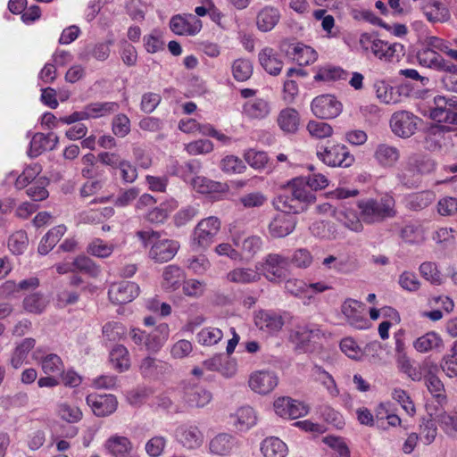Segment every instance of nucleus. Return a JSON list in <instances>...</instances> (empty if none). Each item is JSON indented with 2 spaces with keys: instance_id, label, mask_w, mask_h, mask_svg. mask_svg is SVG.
Segmentation results:
<instances>
[{
  "instance_id": "nucleus-1",
  "label": "nucleus",
  "mask_w": 457,
  "mask_h": 457,
  "mask_svg": "<svg viewBox=\"0 0 457 457\" xmlns=\"http://www.w3.org/2000/svg\"><path fill=\"white\" fill-rule=\"evenodd\" d=\"M137 236L145 246L151 245L150 256L158 262L171 260L179 247L177 242L162 237L159 232L152 229L138 231Z\"/></svg>"
},
{
  "instance_id": "nucleus-2",
  "label": "nucleus",
  "mask_w": 457,
  "mask_h": 457,
  "mask_svg": "<svg viewBox=\"0 0 457 457\" xmlns=\"http://www.w3.org/2000/svg\"><path fill=\"white\" fill-rule=\"evenodd\" d=\"M317 155L325 165L332 168H349L355 162L353 154L343 144L327 145Z\"/></svg>"
},
{
  "instance_id": "nucleus-3",
  "label": "nucleus",
  "mask_w": 457,
  "mask_h": 457,
  "mask_svg": "<svg viewBox=\"0 0 457 457\" xmlns=\"http://www.w3.org/2000/svg\"><path fill=\"white\" fill-rule=\"evenodd\" d=\"M289 262L286 256L278 253L268 254L261 263L264 277L270 282H280L288 275Z\"/></svg>"
},
{
  "instance_id": "nucleus-4",
  "label": "nucleus",
  "mask_w": 457,
  "mask_h": 457,
  "mask_svg": "<svg viewBox=\"0 0 457 457\" xmlns=\"http://www.w3.org/2000/svg\"><path fill=\"white\" fill-rule=\"evenodd\" d=\"M220 226V219L214 216L201 220L194 229L193 244L198 247H207L219 233Z\"/></svg>"
},
{
  "instance_id": "nucleus-5",
  "label": "nucleus",
  "mask_w": 457,
  "mask_h": 457,
  "mask_svg": "<svg viewBox=\"0 0 457 457\" xmlns=\"http://www.w3.org/2000/svg\"><path fill=\"white\" fill-rule=\"evenodd\" d=\"M342 103L333 95H321L312 102V111L320 119H334L342 112Z\"/></svg>"
},
{
  "instance_id": "nucleus-6",
  "label": "nucleus",
  "mask_w": 457,
  "mask_h": 457,
  "mask_svg": "<svg viewBox=\"0 0 457 457\" xmlns=\"http://www.w3.org/2000/svg\"><path fill=\"white\" fill-rule=\"evenodd\" d=\"M359 42L363 50L370 49L377 58L383 61H390L396 51V44H390L368 33L361 34Z\"/></svg>"
},
{
  "instance_id": "nucleus-7",
  "label": "nucleus",
  "mask_w": 457,
  "mask_h": 457,
  "mask_svg": "<svg viewBox=\"0 0 457 457\" xmlns=\"http://www.w3.org/2000/svg\"><path fill=\"white\" fill-rule=\"evenodd\" d=\"M361 213L363 220L368 222H374L385 218L393 217L396 213L395 200L391 197H386L380 202H368L363 206Z\"/></svg>"
},
{
  "instance_id": "nucleus-8",
  "label": "nucleus",
  "mask_w": 457,
  "mask_h": 457,
  "mask_svg": "<svg viewBox=\"0 0 457 457\" xmlns=\"http://www.w3.org/2000/svg\"><path fill=\"white\" fill-rule=\"evenodd\" d=\"M418 117L407 111L395 112L390 120L392 131L400 137L412 136L418 129Z\"/></svg>"
},
{
  "instance_id": "nucleus-9",
  "label": "nucleus",
  "mask_w": 457,
  "mask_h": 457,
  "mask_svg": "<svg viewBox=\"0 0 457 457\" xmlns=\"http://www.w3.org/2000/svg\"><path fill=\"white\" fill-rule=\"evenodd\" d=\"M248 385L256 394L268 395L278 385V377L272 370H256L249 376Z\"/></svg>"
},
{
  "instance_id": "nucleus-10",
  "label": "nucleus",
  "mask_w": 457,
  "mask_h": 457,
  "mask_svg": "<svg viewBox=\"0 0 457 457\" xmlns=\"http://www.w3.org/2000/svg\"><path fill=\"white\" fill-rule=\"evenodd\" d=\"M169 337V328L167 324H159L153 330L145 335V332L133 330V339L135 342H141L145 337V346L149 351H158L167 341Z\"/></svg>"
},
{
  "instance_id": "nucleus-11",
  "label": "nucleus",
  "mask_w": 457,
  "mask_h": 457,
  "mask_svg": "<svg viewBox=\"0 0 457 457\" xmlns=\"http://www.w3.org/2000/svg\"><path fill=\"white\" fill-rule=\"evenodd\" d=\"M275 412L287 419H298L307 413V408L302 403L287 396L277 398L273 403Z\"/></svg>"
},
{
  "instance_id": "nucleus-12",
  "label": "nucleus",
  "mask_w": 457,
  "mask_h": 457,
  "mask_svg": "<svg viewBox=\"0 0 457 457\" xmlns=\"http://www.w3.org/2000/svg\"><path fill=\"white\" fill-rule=\"evenodd\" d=\"M342 313L348 323L359 329H365L370 327L369 320L363 314V304L355 300H346L342 305Z\"/></svg>"
},
{
  "instance_id": "nucleus-13",
  "label": "nucleus",
  "mask_w": 457,
  "mask_h": 457,
  "mask_svg": "<svg viewBox=\"0 0 457 457\" xmlns=\"http://www.w3.org/2000/svg\"><path fill=\"white\" fill-rule=\"evenodd\" d=\"M139 287L133 282L114 283L109 289V298L115 304L130 303L137 295Z\"/></svg>"
},
{
  "instance_id": "nucleus-14",
  "label": "nucleus",
  "mask_w": 457,
  "mask_h": 457,
  "mask_svg": "<svg viewBox=\"0 0 457 457\" xmlns=\"http://www.w3.org/2000/svg\"><path fill=\"white\" fill-rule=\"evenodd\" d=\"M255 325L262 331L273 335L284 326L282 315L270 311H259L254 316Z\"/></svg>"
},
{
  "instance_id": "nucleus-15",
  "label": "nucleus",
  "mask_w": 457,
  "mask_h": 457,
  "mask_svg": "<svg viewBox=\"0 0 457 457\" xmlns=\"http://www.w3.org/2000/svg\"><path fill=\"white\" fill-rule=\"evenodd\" d=\"M87 403L96 416L104 417L115 411L118 403L112 395L91 394L87 397Z\"/></svg>"
},
{
  "instance_id": "nucleus-16",
  "label": "nucleus",
  "mask_w": 457,
  "mask_h": 457,
  "mask_svg": "<svg viewBox=\"0 0 457 457\" xmlns=\"http://www.w3.org/2000/svg\"><path fill=\"white\" fill-rule=\"evenodd\" d=\"M170 28L177 35H195L200 31L202 22L192 14L176 15L171 18Z\"/></svg>"
},
{
  "instance_id": "nucleus-17",
  "label": "nucleus",
  "mask_w": 457,
  "mask_h": 457,
  "mask_svg": "<svg viewBox=\"0 0 457 457\" xmlns=\"http://www.w3.org/2000/svg\"><path fill=\"white\" fill-rule=\"evenodd\" d=\"M444 345L442 337L435 331H429L421 335L412 343L413 348L420 353L440 352L444 348Z\"/></svg>"
},
{
  "instance_id": "nucleus-18",
  "label": "nucleus",
  "mask_w": 457,
  "mask_h": 457,
  "mask_svg": "<svg viewBox=\"0 0 457 457\" xmlns=\"http://www.w3.org/2000/svg\"><path fill=\"white\" fill-rule=\"evenodd\" d=\"M295 227V217L287 212L278 213L269 226L270 233L276 237H283L289 235Z\"/></svg>"
},
{
  "instance_id": "nucleus-19",
  "label": "nucleus",
  "mask_w": 457,
  "mask_h": 457,
  "mask_svg": "<svg viewBox=\"0 0 457 457\" xmlns=\"http://www.w3.org/2000/svg\"><path fill=\"white\" fill-rule=\"evenodd\" d=\"M294 199L300 203L310 204L315 202V195L305 178L294 179L287 184Z\"/></svg>"
},
{
  "instance_id": "nucleus-20",
  "label": "nucleus",
  "mask_w": 457,
  "mask_h": 457,
  "mask_svg": "<svg viewBox=\"0 0 457 457\" xmlns=\"http://www.w3.org/2000/svg\"><path fill=\"white\" fill-rule=\"evenodd\" d=\"M57 143L58 137L54 134L37 133L31 139L29 154L31 157H37L47 150L54 149Z\"/></svg>"
},
{
  "instance_id": "nucleus-21",
  "label": "nucleus",
  "mask_w": 457,
  "mask_h": 457,
  "mask_svg": "<svg viewBox=\"0 0 457 457\" xmlns=\"http://www.w3.org/2000/svg\"><path fill=\"white\" fill-rule=\"evenodd\" d=\"M192 186L197 192L204 195L225 194L229 190L227 184L213 181L203 176L194 178Z\"/></svg>"
},
{
  "instance_id": "nucleus-22",
  "label": "nucleus",
  "mask_w": 457,
  "mask_h": 457,
  "mask_svg": "<svg viewBox=\"0 0 457 457\" xmlns=\"http://www.w3.org/2000/svg\"><path fill=\"white\" fill-rule=\"evenodd\" d=\"M232 241L234 245L240 248V253L242 258L245 256L246 258H253L257 252L261 249L262 246V239L257 236H249L246 237L242 243L239 242L240 235L238 232L233 233L230 230Z\"/></svg>"
},
{
  "instance_id": "nucleus-23",
  "label": "nucleus",
  "mask_w": 457,
  "mask_h": 457,
  "mask_svg": "<svg viewBox=\"0 0 457 457\" xmlns=\"http://www.w3.org/2000/svg\"><path fill=\"white\" fill-rule=\"evenodd\" d=\"M261 276L257 268L237 267L228 272L226 278L235 284H250L258 282Z\"/></svg>"
},
{
  "instance_id": "nucleus-24",
  "label": "nucleus",
  "mask_w": 457,
  "mask_h": 457,
  "mask_svg": "<svg viewBox=\"0 0 457 457\" xmlns=\"http://www.w3.org/2000/svg\"><path fill=\"white\" fill-rule=\"evenodd\" d=\"M374 158L376 162L384 167L395 165L400 158L399 150L388 144H379L375 149Z\"/></svg>"
},
{
  "instance_id": "nucleus-25",
  "label": "nucleus",
  "mask_w": 457,
  "mask_h": 457,
  "mask_svg": "<svg viewBox=\"0 0 457 457\" xmlns=\"http://www.w3.org/2000/svg\"><path fill=\"white\" fill-rule=\"evenodd\" d=\"M259 61L261 65L271 75H277L280 72L283 62L271 48H264L259 54Z\"/></svg>"
},
{
  "instance_id": "nucleus-26",
  "label": "nucleus",
  "mask_w": 457,
  "mask_h": 457,
  "mask_svg": "<svg viewBox=\"0 0 457 457\" xmlns=\"http://www.w3.org/2000/svg\"><path fill=\"white\" fill-rule=\"evenodd\" d=\"M108 452L115 457H125L132 450L130 440L122 436H112L105 443Z\"/></svg>"
},
{
  "instance_id": "nucleus-27",
  "label": "nucleus",
  "mask_w": 457,
  "mask_h": 457,
  "mask_svg": "<svg viewBox=\"0 0 457 457\" xmlns=\"http://www.w3.org/2000/svg\"><path fill=\"white\" fill-rule=\"evenodd\" d=\"M347 73L343 69L332 64H325L317 69L314 79L318 82H333L345 79Z\"/></svg>"
},
{
  "instance_id": "nucleus-28",
  "label": "nucleus",
  "mask_w": 457,
  "mask_h": 457,
  "mask_svg": "<svg viewBox=\"0 0 457 457\" xmlns=\"http://www.w3.org/2000/svg\"><path fill=\"white\" fill-rule=\"evenodd\" d=\"M36 340L34 338H25L19 343L13 350L11 357V365L14 369H19L25 362L28 353L35 347Z\"/></svg>"
},
{
  "instance_id": "nucleus-29",
  "label": "nucleus",
  "mask_w": 457,
  "mask_h": 457,
  "mask_svg": "<svg viewBox=\"0 0 457 457\" xmlns=\"http://www.w3.org/2000/svg\"><path fill=\"white\" fill-rule=\"evenodd\" d=\"M261 451L264 457H286L287 446L279 438L270 436L262 442Z\"/></svg>"
},
{
  "instance_id": "nucleus-30",
  "label": "nucleus",
  "mask_w": 457,
  "mask_h": 457,
  "mask_svg": "<svg viewBox=\"0 0 457 457\" xmlns=\"http://www.w3.org/2000/svg\"><path fill=\"white\" fill-rule=\"evenodd\" d=\"M292 55L294 60L302 66L312 64L318 58V54L312 47L302 43L293 46Z\"/></svg>"
},
{
  "instance_id": "nucleus-31",
  "label": "nucleus",
  "mask_w": 457,
  "mask_h": 457,
  "mask_svg": "<svg viewBox=\"0 0 457 457\" xmlns=\"http://www.w3.org/2000/svg\"><path fill=\"white\" fill-rule=\"evenodd\" d=\"M279 21V12L273 7L262 8L257 15V26L262 31L271 30Z\"/></svg>"
},
{
  "instance_id": "nucleus-32",
  "label": "nucleus",
  "mask_w": 457,
  "mask_h": 457,
  "mask_svg": "<svg viewBox=\"0 0 457 457\" xmlns=\"http://www.w3.org/2000/svg\"><path fill=\"white\" fill-rule=\"evenodd\" d=\"M299 114L293 108H287L279 113L278 123L282 130L287 133H294L298 129Z\"/></svg>"
},
{
  "instance_id": "nucleus-33",
  "label": "nucleus",
  "mask_w": 457,
  "mask_h": 457,
  "mask_svg": "<svg viewBox=\"0 0 457 457\" xmlns=\"http://www.w3.org/2000/svg\"><path fill=\"white\" fill-rule=\"evenodd\" d=\"M436 107L431 110L430 117L438 122H457V114L448 112L445 106L446 104L445 98L441 96L435 97Z\"/></svg>"
},
{
  "instance_id": "nucleus-34",
  "label": "nucleus",
  "mask_w": 457,
  "mask_h": 457,
  "mask_svg": "<svg viewBox=\"0 0 457 457\" xmlns=\"http://www.w3.org/2000/svg\"><path fill=\"white\" fill-rule=\"evenodd\" d=\"M117 109L118 105L115 103H94L87 105L84 111L87 115V120H88L109 115L116 112Z\"/></svg>"
},
{
  "instance_id": "nucleus-35",
  "label": "nucleus",
  "mask_w": 457,
  "mask_h": 457,
  "mask_svg": "<svg viewBox=\"0 0 457 457\" xmlns=\"http://www.w3.org/2000/svg\"><path fill=\"white\" fill-rule=\"evenodd\" d=\"M425 16L432 23L447 22L450 20V12L439 0H434L429 10L425 12Z\"/></svg>"
},
{
  "instance_id": "nucleus-36",
  "label": "nucleus",
  "mask_w": 457,
  "mask_h": 457,
  "mask_svg": "<svg viewBox=\"0 0 457 457\" xmlns=\"http://www.w3.org/2000/svg\"><path fill=\"white\" fill-rule=\"evenodd\" d=\"M110 361L119 371L127 370L130 367L128 350L123 345L114 346L110 353Z\"/></svg>"
},
{
  "instance_id": "nucleus-37",
  "label": "nucleus",
  "mask_w": 457,
  "mask_h": 457,
  "mask_svg": "<svg viewBox=\"0 0 457 457\" xmlns=\"http://www.w3.org/2000/svg\"><path fill=\"white\" fill-rule=\"evenodd\" d=\"M185 399L190 406L204 407L210 403L212 395L202 387H194L187 390Z\"/></svg>"
},
{
  "instance_id": "nucleus-38",
  "label": "nucleus",
  "mask_w": 457,
  "mask_h": 457,
  "mask_svg": "<svg viewBox=\"0 0 457 457\" xmlns=\"http://www.w3.org/2000/svg\"><path fill=\"white\" fill-rule=\"evenodd\" d=\"M244 112L252 119H263L270 113L268 102L263 99H256L244 105Z\"/></svg>"
},
{
  "instance_id": "nucleus-39",
  "label": "nucleus",
  "mask_w": 457,
  "mask_h": 457,
  "mask_svg": "<svg viewBox=\"0 0 457 457\" xmlns=\"http://www.w3.org/2000/svg\"><path fill=\"white\" fill-rule=\"evenodd\" d=\"M245 162L254 170H263L269 163V157L263 151L256 149H248L244 153Z\"/></svg>"
},
{
  "instance_id": "nucleus-40",
  "label": "nucleus",
  "mask_w": 457,
  "mask_h": 457,
  "mask_svg": "<svg viewBox=\"0 0 457 457\" xmlns=\"http://www.w3.org/2000/svg\"><path fill=\"white\" fill-rule=\"evenodd\" d=\"M235 445L234 439L226 434L215 436L210 443L211 452L214 454L223 455L229 453Z\"/></svg>"
},
{
  "instance_id": "nucleus-41",
  "label": "nucleus",
  "mask_w": 457,
  "mask_h": 457,
  "mask_svg": "<svg viewBox=\"0 0 457 457\" xmlns=\"http://www.w3.org/2000/svg\"><path fill=\"white\" fill-rule=\"evenodd\" d=\"M179 441L185 447L195 448L201 445L203 436L196 427H189L179 433Z\"/></svg>"
},
{
  "instance_id": "nucleus-42",
  "label": "nucleus",
  "mask_w": 457,
  "mask_h": 457,
  "mask_svg": "<svg viewBox=\"0 0 457 457\" xmlns=\"http://www.w3.org/2000/svg\"><path fill=\"white\" fill-rule=\"evenodd\" d=\"M114 248V245L108 244L102 239L96 238L87 245V252L97 258H107L112 255Z\"/></svg>"
},
{
  "instance_id": "nucleus-43",
  "label": "nucleus",
  "mask_w": 457,
  "mask_h": 457,
  "mask_svg": "<svg viewBox=\"0 0 457 457\" xmlns=\"http://www.w3.org/2000/svg\"><path fill=\"white\" fill-rule=\"evenodd\" d=\"M306 129L312 137L318 139L330 137L334 133V129L331 125L317 120H310Z\"/></svg>"
},
{
  "instance_id": "nucleus-44",
  "label": "nucleus",
  "mask_w": 457,
  "mask_h": 457,
  "mask_svg": "<svg viewBox=\"0 0 457 457\" xmlns=\"http://www.w3.org/2000/svg\"><path fill=\"white\" fill-rule=\"evenodd\" d=\"M376 96L385 104H392L397 101L398 96L393 87L383 80L375 83Z\"/></svg>"
},
{
  "instance_id": "nucleus-45",
  "label": "nucleus",
  "mask_w": 457,
  "mask_h": 457,
  "mask_svg": "<svg viewBox=\"0 0 457 457\" xmlns=\"http://www.w3.org/2000/svg\"><path fill=\"white\" fill-rule=\"evenodd\" d=\"M40 172L41 167L37 163L27 166L22 173L16 179L15 187L19 189L26 187L29 183L37 179Z\"/></svg>"
},
{
  "instance_id": "nucleus-46",
  "label": "nucleus",
  "mask_w": 457,
  "mask_h": 457,
  "mask_svg": "<svg viewBox=\"0 0 457 457\" xmlns=\"http://www.w3.org/2000/svg\"><path fill=\"white\" fill-rule=\"evenodd\" d=\"M57 415L62 420L68 423L78 422L82 418V412L79 408L66 403H60L57 406Z\"/></svg>"
},
{
  "instance_id": "nucleus-47",
  "label": "nucleus",
  "mask_w": 457,
  "mask_h": 457,
  "mask_svg": "<svg viewBox=\"0 0 457 457\" xmlns=\"http://www.w3.org/2000/svg\"><path fill=\"white\" fill-rule=\"evenodd\" d=\"M220 165L221 170L227 174H240L245 170V165L242 160L232 154L223 157Z\"/></svg>"
},
{
  "instance_id": "nucleus-48",
  "label": "nucleus",
  "mask_w": 457,
  "mask_h": 457,
  "mask_svg": "<svg viewBox=\"0 0 457 457\" xmlns=\"http://www.w3.org/2000/svg\"><path fill=\"white\" fill-rule=\"evenodd\" d=\"M435 420L448 435L457 434V412H439Z\"/></svg>"
},
{
  "instance_id": "nucleus-49",
  "label": "nucleus",
  "mask_w": 457,
  "mask_h": 457,
  "mask_svg": "<svg viewBox=\"0 0 457 457\" xmlns=\"http://www.w3.org/2000/svg\"><path fill=\"white\" fill-rule=\"evenodd\" d=\"M164 287L169 289H176L179 283L184 280L183 271L176 266L166 267L163 272Z\"/></svg>"
},
{
  "instance_id": "nucleus-50",
  "label": "nucleus",
  "mask_w": 457,
  "mask_h": 457,
  "mask_svg": "<svg viewBox=\"0 0 457 457\" xmlns=\"http://www.w3.org/2000/svg\"><path fill=\"white\" fill-rule=\"evenodd\" d=\"M186 152L192 156L207 154L213 150V144L208 139H197L185 145Z\"/></svg>"
},
{
  "instance_id": "nucleus-51",
  "label": "nucleus",
  "mask_w": 457,
  "mask_h": 457,
  "mask_svg": "<svg viewBox=\"0 0 457 457\" xmlns=\"http://www.w3.org/2000/svg\"><path fill=\"white\" fill-rule=\"evenodd\" d=\"M40 365L42 370L47 375L55 374L63 370L62 359L54 353H50L43 357L40 361Z\"/></svg>"
},
{
  "instance_id": "nucleus-52",
  "label": "nucleus",
  "mask_w": 457,
  "mask_h": 457,
  "mask_svg": "<svg viewBox=\"0 0 457 457\" xmlns=\"http://www.w3.org/2000/svg\"><path fill=\"white\" fill-rule=\"evenodd\" d=\"M232 73L237 80L245 81L252 76V63L245 59H237L232 65Z\"/></svg>"
},
{
  "instance_id": "nucleus-53",
  "label": "nucleus",
  "mask_w": 457,
  "mask_h": 457,
  "mask_svg": "<svg viewBox=\"0 0 457 457\" xmlns=\"http://www.w3.org/2000/svg\"><path fill=\"white\" fill-rule=\"evenodd\" d=\"M222 338V332L217 328L208 327L197 333V340L203 345H212Z\"/></svg>"
},
{
  "instance_id": "nucleus-54",
  "label": "nucleus",
  "mask_w": 457,
  "mask_h": 457,
  "mask_svg": "<svg viewBox=\"0 0 457 457\" xmlns=\"http://www.w3.org/2000/svg\"><path fill=\"white\" fill-rule=\"evenodd\" d=\"M76 270L85 272L91 277H96L100 273L99 267L88 257L79 255L72 262Z\"/></svg>"
},
{
  "instance_id": "nucleus-55",
  "label": "nucleus",
  "mask_w": 457,
  "mask_h": 457,
  "mask_svg": "<svg viewBox=\"0 0 457 457\" xmlns=\"http://www.w3.org/2000/svg\"><path fill=\"white\" fill-rule=\"evenodd\" d=\"M140 372L145 377H157L163 372V365L154 358H145L140 366Z\"/></svg>"
},
{
  "instance_id": "nucleus-56",
  "label": "nucleus",
  "mask_w": 457,
  "mask_h": 457,
  "mask_svg": "<svg viewBox=\"0 0 457 457\" xmlns=\"http://www.w3.org/2000/svg\"><path fill=\"white\" fill-rule=\"evenodd\" d=\"M66 228L62 225L53 228L46 235V240L49 241V245L38 246V252L41 254H46L62 237Z\"/></svg>"
},
{
  "instance_id": "nucleus-57",
  "label": "nucleus",
  "mask_w": 457,
  "mask_h": 457,
  "mask_svg": "<svg viewBox=\"0 0 457 457\" xmlns=\"http://www.w3.org/2000/svg\"><path fill=\"white\" fill-rule=\"evenodd\" d=\"M402 238L410 244H418L424 240V231L420 226L406 225L401 231Z\"/></svg>"
},
{
  "instance_id": "nucleus-58",
  "label": "nucleus",
  "mask_w": 457,
  "mask_h": 457,
  "mask_svg": "<svg viewBox=\"0 0 457 457\" xmlns=\"http://www.w3.org/2000/svg\"><path fill=\"white\" fill-rule=\"evenodd\" d=\"M427 386L429 392L436 398L439 403H445L446 395L444 384L439 378L429 375L427 378Z\"/></svg>"
},
{
  "instance_id": "nucleus-59",
  "label": "nucleus",
  "mask_w": 457,
  "mask_h": 457,
  "mask_svg": "<svg viewBox=\"0 0 457 457\" xmlns=\"http://www.w3.org/2000/svg\"><path fill=\"white\" fill-rule=\"evenodd\" d=\"M47 301L39 294H33L27 296L23 301L25 310L33 313H40L46 307Z\"/></svg>"
},
{
  "instance_id": "nucleus-60",
  "label": "nucleus",
  "mask_w": 457,
  "mask_h": 457,
  "mask_svg": "<svg viewBox=\"0 0 457 457\" xmlns=\"http://www.w3.org/2000/svg\"><path fill=\"white\" fill-rule=\"evenodd\" d=\"M8 245L12 253L16 254L21 253L28 245L26 232L23 230L14 232L9 238Z\"/></svg>"
},
{
  "instance_id": "nucleus-61",
  "label": "nucleus",
  "mask_w": 457,
  "mask_h": 457,
  "mask_svg": "<svg viewBox=\"0 0 457 457\" xmlns=\"http://www.w3.org/2000/svg\"><path fill=\"white\" fill-rule=\"evenodd\" d=\"M205 282L198 279L189 278L184 280L182 290L184 294L190 297H199L205 291Z\"/></svg>"
},
{
  "instance_id": "nucleus-62",
  "label": "nucleus",
  "mask_w": 457,
  "mask_h": 457,
  "mask_svg": "<svg viewBox=\"0 0 457 457\" xmlns=\"http://www.w3.org/2000/svg\"><path fill=\"white\" fill-rule=\"evenodd\" d=\"M418 59L422 65L428 67H437L442 63V57L430 47H426L420 51L418 54Z\"/></svg>"
},
{
  "instance_id": "nucleus-63",
  "label": "nucleus",
  "mask_w": 457,
  "mask_h": 457,
  "mask_svg": "<svg viewBox=\"0 0 457 457\" xmlns=\"http://www.w3.org/2000/svg\"><path fill=\"white\" fill-rule=\"evenodd\" d=\"M422 277L430 283L439 285L442 282V276L437 267L433 262H424L420 267Z\"/></svg>"
},
{
  "instance_id": "nucleus-64",
  "label": "nucleus",
  "mask_w": 457,
  "mask_h": 457,
  "mask_svg": "<svg viewBox=\"0 0 457 457\" xmlns=\"http://www.w3.org/2000/svg\"><path fill=\"white\" fill-rule=\"evenodd\" d=\"M266 201V195L259 191L248 193L239 198V203L248 209L262 206Z\"/></svg>"
}]
</instances>
